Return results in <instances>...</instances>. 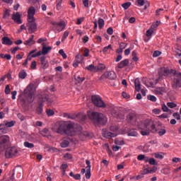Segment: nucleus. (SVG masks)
I'll use <instances>...</instances> for the list:
<instances>
[{
  "label": "nucleus",
  "instance_id": "nucleus-2",
  "mask_svg": "<svg viewBox=\"0 0 181 181\" xmlns=\"http://www.w3.org/2000/svg\"><path fill=\"white\" fill-rule=\"evenodd\" d=\"M78 129H76L74 125L69 122H60L57 130L59 135H68V136H74L77 131H81V127L77 126Z\"/></svg>",
  "mask_w": 181,
  "mask_h": 181
},
{
  "label": "nucleus",
  "instance_id": "nucleus-21",
  "mask_svg": "<svg viewBox=\"0 0 181 181\" xmlns=\"http://www.w3.org/2000/svg\"><path fill=\"white\" fill-rule=\"evenodd\" d=\"M50 50H52V47H46L43 45L42 48V54L46 56V54H48L50 52Z\"/></svg>",
  "mask_w": 181,
  "mask_h": 181
},
{
  "label": "nucleus",
  "instance_id": "nucleus-22",
  "mask_svg": "<svg viewBox=\"0 0 181 181\" xmlns=\"http://www.w3.org/2000/svg\"><path fill=\"white\" fill-rule=\"evenodd\" d=\"M4 134H8V128L5 124H0V136Z\"/></svg>",
  "mask_w": 181,
  "mask_h": 181
},
{
  "label": "nucleus",
  "instance_id": "nucleus-35",
  "mask_svg": "<svg viewBox=\"0 0 181 181\" xmlns=\"http://www.w3.org/2000/svg\"><path fill=\"white\" fill-rule=\"evenodd\" d=\"M9 16H11V11L6 8V11L4 13L3 18L4 19H6V18H9Z\"/></svg>",
  "mask_w": 181,
  "mask_h": 181
},
{
  "label": "nucleus",
  "instance_id": "nucleus-41",
  "mask_svg": "<svg viewBox=\"0 0 181 181\" xmlns=\"http://www.w3.org/2000/svg\"><path fill=\"white\" fill-rule=\"evenodd\" d=\"M105 136H107V138H115V136H117V134L109 132L106 133Z\"/></svg>",
  "mask_w": 181,
  "mask_h": 181
},
{
  "label": "nucleus",
  "instance_id": "nucleus-5",
  "mask_svg": "<svg viewBox=\"0 0 181 181\" xmlns=\"http://www.w3.org/2000/svg\"><path fill=\"white\" fill-rule=\"evenodd\" d=\"M53 95L49 94V92H41V93L38 95L37 103H41V104L47 103V105H50L53 104Z\"/></svg>",
  "mask_w": 181,
  "mask_h": 181
},
{
  "label": "nucleus",
  "instance_id": "nucleus-8",
  "mask_svg": "<svg viewBox=\"0 0 181 181\" xmlns=\"http://www.w3.org/2000/svg\"><path fill=\"white\" fill-rule=\"evenodd\" d=\"M28 23H27V26H28V32L29 33H35L36 30H37V24L36 23V18L29 19L28 20Z\"/></svg>",
  "mask_w": 181,
  "mask_h": 181
},
{
  "label": "nucleus",
  "instance_id": "nucleus-20",
  "mask_svg": "<svg viewBox=\"0 0 181 181\" xmlns=\"http://www.w3.org/2000/svg\"><path fill=\"white\" fill-rule=\"evenodd\" d=\"M37 105L35 112L37 115H42L43 114V103H37Z\"/></svg>",
  "mask_w": 181,
  "mask_h": 181
},
{
  "label": "nucleus",
  "instance_id": "nucleus-57",
  "mask_svg": "<svg viewBox=\"0 0 181 181\" xmlns=\"http://www.w3.org/2000/svg\"><path fill=\"white\" fill-rule=\"evenodd\" d=\"M173 117H174V118H175V119H180V114H179V112H174L173 115Z\"/></svg>",
  "mask_w": 181,
  "mask_h": 181
},
{
  "label": "nucleus",
  "instance_id": "nucleus-36",
  "mask_svg": "<svg viewBox=\"0 0 181 181\" xmlns=\"http://www.w3.org/2000/svg\"><path fill=\"white\" fill-rule=\"evenodd\" d=\"M96 67V71H100L101 70H105V65L104 64H100L98 66H95Z\"/></svg>",
  "mask_w": 181,
  "mask_h": 181
},
{
  "label": "nucleus",
  "instance_id": "nucleus-39",
  "mask_svg": "<svg viewBox=\"0 0 181 181\" xmlns=\"http://www.w3.org/2000/svg\"><path fill=\"white\" fill-rule=\"evenodd\" d=\"M167 105L169 108H176L177 107V105L173 102H168Z\"/></svg>",
  "mask_w": 181,
  "mask_h": 181
},
{
  "label": "nucleus",
  "instance_id": "nucleus-59",
  "mask_svg": "<svg viewBox=\"0 0 181 181\" xmlns=\"http://www.w3.org/2000/svg\"><path fill=\"white\" fill-rule=\"evenodd\" d=\"M151 173V171L148 168H145L142 172H141V175L144 176V175H148Z\"/></svg>",
  "mask_w": 181,
  "mask_h": 181
},
{
  "label": "nucleus",
  "instance_id": "nucleus-10",
  "mask_svg": "<svg viewBox=\"0 0 181 181\" xmlns=\"http://www.w3.org/2000/svg\"><path fill=\"white\" fill-rule=\"evenodd\" d=\"M23 95L26 98L28 103L31 104V103H33L35 101V91H27V92H23Z\"/></svg>",
  "mask_w": 181,
  "mask_h": 181
},
{
  "label": "nucleus",
  "instance_id": "nucleus-27",
  "mask_svg": "<svg viewBox=\"0 0 181 181\" xmlns=\"http://www.w3.org/2000/svg\"><path fill=\"white\" fill-rule=\"evenodd\" d=\"M74 78L78 83H83L86 80L85 77H80V75H75Z\"/></svg>",
  "mask_w": 181,
  "mask_h": 181
},
{
  "label": "nucleus",
  "instance_id": "nucleus-46",
  "mask_svg": "<svg viewBox=\"0 0 181 181\" xmlns=\"http://www.w3.org/2000/svg\"><path fill=\"white\" fill-rule=\"evenodd\" d=\"M158 134L159 135V136H163V135H165V134H166V129H160L158 132Z\"/></svg>",
  "mask_w": 181,
  "mask_h": 181
},
{
  "label": "nucleus",
  "instance_id": "nucleus-48",
  "mask_svg": "<svg viewBox=\"0 0 181 181\" xmlns=\"http://www.w3.org/2000/svg\"><path fill=\"white\" fill-rule=\"evenodd\" d=\"M86 179H90L91 177V170L86 169V173L85 175Z\"/></svg>",
  "mask_w": 181,
  "mask_h": 181
},
{
  "label": "nucleus",
  "instance_id": "nucleus-14",
  "mask_svg": "<svg viewBox=\"0 0 181 181\" xmlns=\"http://www.w3.org/2000/svg\"><path fill=\"white\" fill-rule=\"evenodd\" d=\"M104 77H106V78L109 80H115V78H117V74L113 71L106 72L101 76V78H104Z\"/></svg>",
  "mask_w": 181,
  "mask_h": 181
},
{
  "label": "nucleus",
  "instance_id": "nucleus-63",
  "mask_svg": "<svg viewBox=\"0 0 181 181\" xmlns=\"http://www.w3.org/2000/svg\"><path fill=\"white\" fill-rule=\"evenodd\" d=\"M138 160H144L145 159V155L140 154L137 156Z\"/></svg>",
  "mask_w": 181,
  "mask_h": 181
},
{
  "label": "nucleus",
  "instance_id": "nucleus-30",
  "mask_svg": "<svg viewBox=\"0 0 181 181\" xmlns=\"http://www.w3.org/2000/svg\"><path fill=\"white\" fill-rule=\"evenodd\" d=\"M85 69H86V70H88V71H93V70L96 71V70H97V67H95L94 66V64H90V65L86 66Z\"/></svg>",
  "mask_w": 181,
  "mask_h": 181
},
{
  "label": "nucleus",
  "instance_id": "nucleus-19",
  "mask_svg": "<svg viewBox=\"0 0 181 181\" xmlns=\"http://www.w3.org/2000/svg\"><path fill=\"white\" fill-rule=\"evenodd\" d=\"M128 64H129V59H126L120 62L117 64V67H118V69H124V67H127V66H128Z\"/></svg>",
  "mask_w": 181,
  "mask_h": 181
},
{
  "label": "nucleus",
  "instance_id": "nucleus-37",
  "mask_svg": "<svg viewBox=\"0 0 181 181\" xmlns=\"http://www.w3.org/2000/svg\"><path fill=\"white\" fill-rule=\"evenodd\" d=\"M83 55L80 54H78L76 56V62H78V63H81L83 60Z\"/></svg>",
  "mask_w": 181,
  "mask_h": 181
},
{
  "label": "nucleus",
  "instance_id": "nucleus-9",
  "mask_svg": "<svg viewBox=\"0 0 181 181\" xmlns=\"http://www.w3.org/2000/svg\"><path fill=\"white\" fill-rule=\"evenodd\" d=\"M174 76L173 79V88H181V72H177V71H175V75Z\"/></svg>",
  "mask_w": 181,
  "mask_h": 181
},
{
  "label": "nucleus",
  "instance_id": "nucleus-58",
  "mask_svg": "<svg viewBox=\"0 0 181 181\" xmlns=\"http://www.w3.org/2000/svg\"><path fill=\"white\" fill-rule=\"evenodd\" d=\"M156 170H158V167L153 165L151 168H150V173H156Z\"/></svg>",
  "mask_w": 181,
  "mask_h": 181
},
{
  "label": "nucleus",
  "instance_id": "nucleus-61",
  "mask_svg": "<svg viewBox=\"0 0 181 181\" xmlns=\"http://www.w3.org/2000/svg\"><path fill=\"white\" fill-rule=\"evenodd\" d=\"M110 129L112 132H117V131L118 130V127H117V126H110Z\"/></svg>",
  "mask_w": 181,
  "mask_h": 181
},
{
  "label": "nucleus",
  "instance_id": "nucleus-50",
  "mask_svg": "<svg viewBox=\"0 0 181 181\" xmlns=\"http://www.w3.org/2000/svg\"><path fill=\"white\" fill-rule=\"evenodd\" d=\"M63 0H57V9L60 11L62 8V2Z\"/></svg>",
  "mask_w": 181,
  "mask_h": 181
},
{
  "label": "nucleus",
  "instance_id": "nucleus-6",
  "mask_svg": "<svg viewBox=\"0 0 181 181\" xmlns=\"http://www.w3.org/2000/svg\"><path fill=\"white\" fill-rule=\"evenodd\" d=\"M91 100L93 104L95 105V107H98L99 108H105V107H107V105H105V103H104L100 95H92Z\"/></svg>",
  "mask_w": 181,
  "mask_h": 181
},
{
  "label": "nucleus",
  "instance_id": "nucleus-64",
  "mask_svg": "<svg viewBox=\"0 0 181 181\" xmlns=\"http://www.w3.org/2000/svg\"><path fill=\"white\" fill-rule=\"evenodd\" d=\"M69 168V165L67 164H62L60 167L61 170H66Z\"/></svg>",
  "mask_w": 181,
  "mask_h": 181
},
{
  "label": "nucleus",
  "instance_id": "nucleus-38",
  "mask_svg": "<svg viewBox=\"0 0 181 181\" xmlns=\"http://www.w3.org/2000/svg\"><path fill=\"white\" fill-rule=\"evenodd\" d=\"M156 83H154V82H152L151 80L148 81L146 83V87H155Z\"/></svg>",
  "mask_w": 181,
  "mask_h": 181
},
{
  "label": "nucleus",
  "instance_id": "nucleus-7",
  "mask_svg": "<svg viewBox=\"0 0 181 181\" xmlns=\"http://www.w3.org/2000/svg\"><path fill=\"white\" fill-rule=\"evenodd\" d=\"M169 74H173V76H176V70L175 69H169V68L162 67L158 70V75L160 77H168Z\"/></svg>",
  "mask_w": 181,
  "mask_h": 181
},
{
  "label": "nucleus",
  "instance_id": "nucleus-11",
  "mask_svg": "<svg viewBox=\"0 0 181 181\" xmlns=\"http://www.w3.org/2000/svg\"><path fill=\"white\" fill-rule=\"evenodd\" d=\"M126 121L132 125H135V123L136 122V114L132 112H129L127 115Z\"/></svg>",
  "mask_w": 181,
  "mask_h": 181
},
{
  "label": "nucleus",
  "instance_id": "nucleus-15",
  "mask_svg": "<svg viewBox=\"0 0 181 181\" xmlns=\"http://www.w3.org/2000/svg\"><path fill=\"white\" fill-rule=\"evenodd\" d=\"M35 13H36V9H35V7L30 6L28 11V20L29 19H35Z\"/></svg>",
  "mask_w": 181,
  "mask_h": 181
},
{
  "label": "nucleus",
  "instance_id": "nucleus-54",
  "mask_svg": "<svg viewBox=\"0 0 181 181\" xmlns=\"http://www.w3.org/2000/svg\"><path fill=\"white\" fill-rule=\"evenodd\" d=\"M83 56L84 57H88L90 56V49L88 48H85Z\"/></svg>",
  "mask_w": 181,
  "mask_h": 181
},
{
  "label": "nucleus",
  "instance_id": "nucleus-28",
  "mask_svg": "<svg viewBox=\"0 0 181 181\" xmlns=\"http://www.w3.org/2000/svg\"><path fill=\"white\" fill-rule=\"evenodd\" d=\"M70 145V141L68 140H63L61 143V148H67Z\"/></svg>",
  "mask_w": 181,
  "mask_h": 181
},
{
  "label": "nucleus",
  "instance_id": "nucleus-31",
  "mask_svg": "<svg viewBox=\"0 0 181 181\" xmlns=\"http://www.w3.org/2000/svg\"><path fill=\"white\" fill-rule=\"evenodd\" d=\"M15 124H16V121H11V122H6L4 125L7 128H11V127H13V125H15Z\"/></svg>",
  "mask_w": 181,
  "mask_h": 181
},
{
  "label": "nucleus",
  "instance_id": "nucleus-44",
  "mask_svg": "<svg viewBox=\"0 0 181 181\" xmlns=\"http://www.w3.org/2000/svg\"><path fill=\"white\" fill-rule=\"evenodd\" d=\"M122 8H124V9L127 10L128 9V8H129V6H131V2L127 1L126 3H124L122 4Z\"/></svg>",
  "mask_w": 181,
  "mask_h": 181
},
{
  "label": "nucleus",
  "instance_id": "nucleus-33",
  "mask_svg": "<svg viewBox=\"0 0 181 181\" xmlns=\"http://www.w3.org/2000/svg\"><path fill=\"white\" fill-rule=\"evenodd\" d=\"M46 114L47 117H53V115H54V110L52 109H47Z\"/></svg>",
  "mask_w": 181,
  "mask_h": 181
},
{
  "label": "nucleus",
  "instance_id": "nucleus-43",
  "mask_svg": "<svg viewBox=\"0 0 181 181\" xmlns=\"http://www.w3.org/2000/svg\"><path fill=\"white\" fill-rule=\"evenodd\" d=\"M64 117H65L66 118H69V119H76V116L71 115L69 113H64Z\"/></svg>",
  "mask_w": 181,
  "mask_h": 181
},
{
  "label": "nucleus",
  "instance_id": "nucleus-13",
  "mask_svg": "<svg viewBox=\"0 0 181 181\" xmlns=\"http://www.w3.org/2000/svg\"><path fill=\"white\" fill-rule=\"evenodd\" d=\"M53 26H54L56 30H58V32H62L64 28H66V23L64 21H61L59 23L54 22L52 23Z\"/></svg>",
  "mask_w": 181,
  "mask_h": 181
},
{
  "label": "nucleus",
  "instance_id": "nucleus-29",
  "mask_svg": "<svg viewBox=\"0 0 181 181\" xmlns=\"http://www.w3.org/2000/svg\"><path fill=\"white\" fill-rule=\"evenodd\" d=\"M0 59H6V60H11L12 59V56L9 54H0Z\"/></svg>",
  "mask_w": 181,
  "mask_h": 181
},
{
  "label": "nucleus",
  "instance_id": "nucleus-49",
  "mask_svg": "<svg viewBox=\"0 0 181 181\" xmlns=\"http://www.w3.org/2000/svg\"><path fill=\"white\" fill-rule=\"evenodd\" d=\"M37 66V62L36 61H33L30 64V69L32 70H35L36 67Z\"/></svg>",
  "mask_w": 181,
  "mask_h": 181
},
{
  "label": "nucleus",
  "instance_id": "nucleus-56",
  "mask_svg": "<svg viewBox=\"0 0 181 181\" xmlns=\"http://www.w3.org/2000/svg\"><path fill=\"white\" fill-rule=\"evenodd\" d=\"M162 54V52L160 51H154L153 54V57H159V55Z\"/></svg>",
  "mask_w": 181,
  "mask_h": 181
},
{
  "label": "nucleus",
  "instance_id": "nucleus-40",
  "mask_svg": "<svg viewBox=\"0 0 181 181\" xmlns=\"http://www.w3.org/2000/svg\"><path fill=\"white\" fill-rule=\"evenodd\" d=\"M147 99L149 100L150 101H152L153 103H156V100H157L155 95H148L147 96Z\"/></svg>",
  "mask_w": 181,
  "mask_h": 181
},
{
  "label": "nucleus",
  "instance_id": "nucleus-25",
  "mask_svg": "<svg viewBox=\"0 0 181 181\" xmlns=\"http://www.w3.org/2000/svg\"><path fill=\"white\" fill-rule=\"evenodd\" d=\"M98 23L99 29H103V28H104V25H105V21H104V19L99 18L98 21Z\"/></svg>",
  "mask_w": 181,
  "mask_h": 181
},
{
  "label": "nucleus",
  "instance_id": "nucleus-24",
  "mask_svg": "<svg viewBox=\"0 0 181 181\" xmlns=\"http://www.w3.org/2000/svg\"><path fill=\"white\" fill-rule=\"evenodd\" d=\"M26 76H28V74H26V71L24 69L21 70L18 74L19 78H22V80L26 78Z\"/></svg>",
  "mask_w": 181,
  "mask_h": 181
},
{
  "label": "nucleus",
  "instance_id": "nucleus-42",
  "mask_svg": "<svg viewBox=\"0 0 181 181\" xmlns=\"http://www.w3.org/2000/svg\"><path fill=\"white\" fill-rule=\"evenodd\" d=\"M110 50H114V49H112V46L111 45H109L107 46V47H105L103 48V53H107V52H108V50H110Z\"/></svg>",
  "mask_w": 181,
  "mask_h": 181
},
{
  "label": "nucleus",
  "instance_id": "nucleus-60",
  "mask_svg": "<svg viewBox=\"0 0 181 181\" xmlns=\"http://www.w3.org/2000/svg\"><path fill=\"white\" fill-rule=\"evenodd\" d=\"M69 31H65L64 33V35L62 37V42H64V40L65 39H67V37L69 36Z\"/></svg>",
  "mask_w": 181,
  "mask_h": 181
},
{
  "label": "nucleus",
  "instance_id": "nucleus-12",
  "mask_svg": "<svg viewBox=\"0 0 181 181\" xmlns=\"http://www.w3.org/2000/svg\"><path fill=\"white\" fill-rule=\"evenodd\" d=\"M40 70H46V69H49V61L46 59V57L42 56L40 57Z\"/></svg>",
  "mask_w": 181,
  "mask_h": 181
},
{
  "label": "nucleus",
  "instance_id": "nucleus-55",
  "mask_svg": "<svg viewBox=\"0 0 181 181\" xmlns=\"http://www.w3.org/2000/svg\"><path fill=\"white\" fill-rule=\"evenodd\" d=\"M19 49H21L19 47H12L11 48V52L13 54H15V53H16V52H18Z\"/></svg>",
  "mask_w": 181,
  "mask_h": 181
},
{
  "label": "nucleus",
  "instance_id": "nucleus-52",
  "mask_svg": "<svg viewBox=\"0 0 181 181\" xmlns=\"http://www.w3.org/2000/svg\"><path fill=\"white\" fill-rule=\"evenodd\" d=\"M59 53L61 56H62L63 59H67V54L64 53V50L60 49Z\"/></svg>",
  "mask_w": 181,
  "mask_h": 181
},
{
  "label": "nucleus",
  "instance_id": "nucleus-17",
  "mask_svg": "<svg viewBox=\"0 0 181 181\" xmlns=\"http://www.w3.org/2000/svg\"><path fill=\"white\" fill-rule=\"evenodd\" d=\"M1 40L2 45H6V46H12L13 45V41L9 37H3Z\"/></svg>",
  "mask_w": 181,
  "mask_h": 181
},
{
  "label": "nucleus",
  "instance_id": "nucleus-34",
  "mask_svg": "<svg viewBox=\"0 0 181 181\" xmlns=\"http://www.w3.org/2000/svg\"><path fill=\"white\" fill-rule=\"evenodd\" d=\"M132 60L134 62H138V60H139V59L138 58V57L136 55V51H133L132 52Z\"/></svg>",
  "mask_w": 181,
  "mask_h": 181
},
{
  "label": "nucleus",
  "instance_id": "nucleus-4",
  "mask_svg": "<svg viewBox=\"0 0 181 181\" xmlns=\"http://www.w3.org/2000/svg\"><path fill=\"white\" fill-rule=\"evenodd\" d=\"M87 116L88 119H90L94 125L104 127V125L107 124V116L100 112L89 110L87 112Z\"/></svg>",
  "mask_w": 181,
  "mask_h": 181
},
{
  "label": "nucleus",
  "instance_id": "nucleus-23",
  "mask_svg": "<svg viewBox=\"0 0 181 181\" xmlns=\"http://www.w3.org/2000/svg\"><path fill=\"white\" fill-rule=\"evenodd\" d=\"M36 89H35V84L30 83L25 89H24V91H35Z\"/></svg>",
  "mask_w": 181,
  "mask_h": 181
},
{
  "label": "nucleus",
  "instance_id": "nucleus-18",
  "mask_svg": "<svg viewBox=\"0 0 181 181\" xmlns=\"http://www.w3.org/2000/svg\"><path fill=\"white\" fill-rule=\"evenodd\" d=\"M141 81H139V78H137L134 80V87L136 91H145L144 89H141Z\"/></svg>",
  "mask_w": 181,
  "mask_h": 181
},
{
  "label": "nucleus",
  "instance_id": "nucleus-45",
  "mask_svg": "<svg viewBox=\"0 0 181 181\" xmlns=\"http://www.w3.org/2000/svg\"><path fill=\"white\" fill-rule=\"evenodd\" d=\"M148 163L149 165H153V166L158 165V163H156V160H155V158H150Z\"/></svg>",
  "mask_w": 181,
  "mask_h": 181
},
{
  "label": "nucleus",
  "instance_id": "nucleus-47",
  "mask_svg": "<svg viewBox=\"0 0 181 181\" xmlns=\"http://www.w3.org/2000/svg\"><path fill=\"white\" fill-rule=\"evenodd\" d=\"M162 110L163 111V112H170V110H169V107H168V106H166L165 104H163L162 105Z\"/></svg>",
  "mask_w": 181,
  "mask_h": 181
},
{
  "label": "nucleus",
  "instance_id": "nucleus-1",
  "mask_svg": "<svg viewBox=\"0 0 181 181\" xmlns=\"http://www.w3.org/2000/svg\"><path fill=\"white\" fill-rule=\"evenodd\" d=\"M9 137L8 136H0V153L3 151H6L5 156L7 159H11L13 156L18 155V148L16 147H9Z\"/></svg>",
  "mask_w": 181,
  "mask_h": 181
},
{
  "label": "nucleus",
  "instance_id": "nucleus-53",
  "mask_svg": "<svg viewBox=\"0 0 181 181\" xmlns=\"http://www.w3.org/2000/svg\"><path fill=\"white\" fill-rule=\"evenodd\" d=\"M153 34V30L148 29L146 31V36H147V37H149L152 36Z\"/></svg>",
  "mask_w": 181,
  "mask_h": 181
},
{
  "label": "nucleus",
  "instance_id": "nucleus-32",
  "mask_svg": "<svg viewBox=\"0 0 181 181\" xmlns=\"http://www.w3.org/2000/svg\"><path fill=\"white\" fill-rule=\"evenodd\" d=\"M24 146H25V148L32 149L33 148H35V144L30 143L29 141H25L24 142Z\"/></svg>",
  "mask_w": 181,
  "mask_h": 181
},
{
  "label": "nucleus",
  "instance_id": "nucleus-16",
  "mask_svg": "<svg viewBox=\"0 0 181 181\" xmlns=\"http://www.w3.org/2000/svg\"><path fill=\"white\" fill-rule=\"evenodd\" d=\"M11 19L14 21L16 23H18V25H21L22 23V19L21 18V14H19V12H16V13H13Z\"/></svg>",
  "mask_w": 181,
  "mask_h": 181
},
{
  "label": "nucleus",
  "instance_id": "nucleus-51",
  "mask_svg": "<svg viewBox=\"0 0 181 181\" xmlns=\"http://www.w3.org/2000/svg\"><path fill=\"white\" fill-rule=\"evenodd\" d=\"M122 95L123 98H126V100H128V98H131V95L125 91L122 92Z\"/></svg>",
  "mask_w": 181,
  "mask_h": 181
},
{
  "label": "nucleus",
  "instance_id": "nucleus-62",
  "mask_svg": "<svg viewBox=\"0 0 181 181\" xmlns=\"http://www.w3.org/2000/svg\"><path fill=\"white\" fill-rule=\"evenodd\" d=\"M107 33L110 35H112L114 33V30L112 29V28L110 27L109 28H107Z\"/></svg>",
  "mask_w": 181,
  "mask_h": 181
},
{
  "label": "nucleus",
  "instance_id": "nucleus-3",
  "mask_svg": "<svg viewBox=\"0 0 181 181\" xmlns=\"http://www.w3.org/2000/svg\"><path fill=\"white\" fill-rule=\"evenodd\" d=\"M138 128L141 129L140 133L143 136H148L151 132V134H156L158 132L156 124L151 119H146L139 122Z\"/></svg>",
  "mask_w": 181,
  "mask_h": 181
},
{
  "label": "nucleus",
  "instance_id": "nucleus-26",
  "mask_svg": "<svg viewBox=\"0 0 181 181\" xmlns=\"http://www.w3.org/2000/svg\"><path fill=\"white\" fill-rule=\"evenodd\" d=\"M128 136H138V132L135 129H130L127 133Z\"/></svg>",
  "mask_w": 181,
  "mask_h": 181
}]
</instances>
